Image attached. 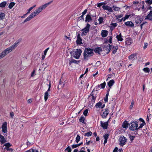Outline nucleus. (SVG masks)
Returning a JSON list of instances; mask_svg holds the SVG:
<instances>
[{"label":"nucleus","instance_id":"nucleus-33","mask_svg":"<svg viewBox=\"0 0 152 152\" xmlns=\"http://www.w3.org/2000/svg\"><path fill=\"white\" fill-rule=\"evenodd\" d=\"M106 85V83L105 82H104L103 83L101 84L100 85H98V87H99L100 86H101V87L102 88H103L105 87Z\"/></svg>","mask_w":152,"mask_h":152},{"label":"nucleus","instance_id":"nucleus-7","mask_svg":"<svg viewBox=\"0 0 152 152\" xmlns=\"http://www.w3.org/2000/svg\"><path fill=\"white\" fill-rule=\"evenodd\" d=\"M90 26V25L89 24H87L86 27L81 30L83 31L82 35H85L86 34L89 32Z\"/></svg>","mask_w":152,"mask_h":152},{"label":"nucleus","instance_id":"nucleus-20","mask_svg":"<svg viewBox=\"0 0 152 152\" xmlns=\"http://www.w3.org/2000/svg\"><path fill=\"white\" fill-rule=\"evenodd\" d=\"M0 141L2 144L6 142L4 137L1 135H0Z\"/></svg>","mask_w":152,"mask_h":152},{"label":"nucleus","instance_id":"nucleus-60","mask_svg":"<svg viewBox=\"0 0 152 152\" xmlns=\"http://www.w3.org/2000/svg\"><path fill=\"white\" fill-rule=\"evenodd\" d=\"M67 151H68V152H71V149L69 147H68L67 148Z\"/></svg>","mask_w":152,"mask_h":152},{"label":"nucleus","instance_id":"nucleus-3","mask_svg":"<svg viewBox=\"0 0 152 152\" xmlns=\"http://www.w3.org/2000/svg\"><path fill=\"white\" fill-rule=\"evenodd\" d=\"M138 125V124L137 122H132L129 124V129L132 131L137 129Z\"/></svg>","mask_w":152,"mask_h":152},{"label":"nucleus","instance_id":"nucleus-41","mask_svg":"<svg viewBox=\"0 0 152 152\" xmlns=\"http://www.w3.org/2000/svg\"><path fill=\"white\" fill-rule=\"evenodd\" d=\"M134 100H133L132 101V102H131V104L130 106V107H129V108L130 109H132V108H133V106L134 105Z\"/></svg>","mask_w":152,"mask_h":152},{"label":"nucleus","instance_id":"nucleus-4","mask_svg":"<svg viewBox=\"0 0 152 152\" xmlns=\"http://www.w3.org/2000/svg\"><path fill=\"white\" fill-rule=\"evenodd\" d=\"M134 4V7L135 8L136 10L138 11L140 10L141 6L142 4V1L140 2L139 1H134L133 2Z\"/></svg>","mask_w":152,"mask_h":152},{"label":"nucleus","instance_id":"nucleus-30","mask_svg":"<svg viewBox=\"0 0 152 152\" xmlns=\"http://www.w3.org/2000/svg\"><path fill=\"white\" fill-rule=\"evenodd\" d=\"M5 15L4 13H0V20H2L5 17Z\"/></svg>","mask_w":152,"mask_h":152},{"label":"nucleus","instance_id":"nucleus-19","mask_svg":"<svg viewBox=\"0 0 152 152\" xmlns=\"http://www.w3.org/2000/svg\"><path fill=\"white\" fill-rule=\"evenodd\" d=\"M76 42L77 44H80L82 43V39L80 37L79 34L77 36Z\"/></svg>","mask_w":152,"mask_h":152},{"label":"nucleus","instance_id":"nucleus-10","mask_svg":"<svg viewBox=\"0 0 152 152\" xmlns=\"http://www.w3.org/2000/svg\"><path fill=\"white\" fill-rule=\"evenodd\" d=\"M102 7L104 10H106L109 12H113V10L112 8L107 5H103L102 6Z\"/></svg>","mask_w":152,"mask_h":152},{"label":"nucleus","instance_id":"nucleus-49","mask_svg":"<svg viewBox=\"0 0 152 152\" xmlns=\"http://www.w3.org/2000/svg\"><path fill=\"white\" fill-rule=\"evenodd\" d=\"M88 110L87 109L86 110L83 112V114L85 116H86L88 113Z\"/></svg>","mask_w":152,"mask_h":152},{"label":"nucleus","instance_id":"nucleus-54","mask_svg":"<svg viewBox=\"0 0 152 152\" xmlns=\"http://www.w3.org/2000/svg\"><path fill=\"white\" fill-rule=\"evenodd\" d=\"M142 20L139 19L138 20H137L136 21V23L137 24H140Z\"/></svg>","mask_w":152,"mask_h":152},{"label":"nucleus","instance_id":"nucleus-64","mask_svg":"<svg viewBox=\"0 0 152 152\" xmlns=\"http://www.w3.org/2000/svg\"><path fill=\"white\" fill-rule=\"evenodd\" d=\"M118 148H115V149H114L113 152H118Z\"/></svg>","mask_w":152,"mask_h":152},{"label":"nucleus","instance_id":"nucleus-1","mask_svg":"<svg viewBox=\"0 0 152 152\" xmlns=\"http://www.w3.org/2000/svg\"><path fill=\"white\" fill-rule=\"evenodd\" d=\"M53 2V1H51L39 7L38 9L36 10L34 12L35 13V14H36L37 15H38L43 10L45 9L49 5L52 3Z\"/></svg>","mask_w":152,"mask_h":152},{"label":"nucleus","instance_id":"nucleus-38","mask_svg":"<svg viewBox=\"0 0 152 152\" xmlns=\"http://www.w3.org/2000/svg\"><path fill=\"white\" fill-rule=\"evenodd\" d=\"M5 55H6V54L3 51L2 53L0 54V59L4 57Z\"/></svg>","mask_w":152,"mask_h":152},{"label":"nucleus","instance_id":"nucleus-21","mask_svg":"<svg viewBox=\"0 0 152 152\" xmlns=\"http://www.w3.org/2000/svg\"><path fill=\"white\" fill-rule=\"evenodd\" d=\"M128 123L127 121H125L123 123L122 127L124 128H126L128 127Z\"/></svg>","mask_w":152,"mask_h":152},{"label":"nucleus","instance_id":"nucleus-37","mask_svg":"<svg viewBox=\"0 0 152 152\" xmlns=\"http://www.w3.org/2000/svg\"><path fill=\"white\" fill-rule=\"evenodd\" d=\"M143 70L145 72H150V69L149 68L146 67L145 68L143 69Z\"/></svg>","mask_w":152,"mask_h":152},{"label":"nucleus","instance_id":"nucleus-13","mask_svg":"<svg viewBox=\"0 0 152 152\" xmlns=\"http://www.w3.org/2000/svg\"><path fill=\"white\" fill-rule=\"evenodd\" d=\"M7 123L6 122H4L2 126V131L4 133H6L7 131Z\"/></svg>","mask_w":152,"mask_h":152},{"label":"nucleus","instance_id":"nucleus-23","mask_svg":"<svg viewBox=\"0 0 152 152\" xmlns=\"http://www.w3.org/2000/svg\"><path fill=\"white\" fill-rule=\"evenodd\" d=\"M19 42V41H16L11 46V47H12L13 50L18 45Z\"/></svg>","mask_w":152,"mask_h":152},{"label":"nucleus","instance_id":"nucleus-29","mask_svg":"<svg viewBox=\"0 0 152 152\" xmlns=\"http://www.w3.org/2000/svg\"><path fill=\"white\" fill-rule=\"evenodd\" d=\"M116 37L118 41H122L123 40V39L121 37V34L119 35H117L116 36Z\"/></svg>","mask_w":152,"mask_h":152},{"label":"nucleus","instance_id":"nucleus-35","mask_svg":"<svg viewBox=\"0 0 152 152\" xmlns=\"http://www.w3.org/2000/svg\"><path fill=\"white\" fill-rule=\"evenodd\" d=\"M15 3L14 2H11L9 6V8L11 9L15 5Z\"/></svg>","mask_w":152,"mask_h":152},{"label":"nucleus","instance_id":"nucleus-24","mask_svg":"<svg viewBox=\"0 0 152 152\" xmlns=\"http://www.w3.org/2000/svg\"><path fill=\"white\" fill-rule=\"evenodd\" d=\"M92 20L91 18L90 15H87L86 17V21L89 22Z\"/></svg>","mask_w":152,"mask_h":152},{"label":"nucleus","instance_id":"nucleus-55","mask_svg":"<svg viewBox=\"0 0 152 152\" xmlns=\"http://www.w3.org/2000/svg\"><path fill=\"white\" fill-rule=\"evenodd\" d=\"M49 49V48H48L44 51V54L45 55H46Z\"/></svg>","mask_w":152,"mask_h":152},{"label":"nucleus","instance_id":"nucleus-43","mask_svg":"<svg viewBox=\"0 0 152 152\" xmlns=\"http://www.w3.org/2000/svg\"><path fill=\"white\" fill-rule=\"evenodd\" d=\"M129 16L130 15H126L124 17L122 18V19H123V21H124L128 19Z\"/></svg>","mask_w":152,"mask_h":152},{"label":"nucleus","instance_id":"nucleus-5","mask_svg":"<svg viewBox=\"0 0 152 152\" xmlns=\"http://www.w3.org/2000/svg\"><path fill=\"white\" fill-rule=\"evenodd\" d=\"M119 144L122 146L125 145L127 142V139L123 136H121L119 139Z\"/></svg>","mask_w":152,"mask_h":152},{"label":"nucleus","instance_id":"nucleus-6","mask_svg":"<svg viewBox=\"0 0 152 152\" xmlns=\"http://www.w3.org/2000/svg\"><path fill=\"white\" fill-rule=\"evenodd\" d=\"M112 48L113 47L112 46L110 45L109 44L107 43H105L104 44L103 48L104 50H106L107 51V53H109L111 49H112Z\"/></svg>","mask_w":152,"mask_h":152},{"label":"nucleus","instance_id":"nucleus-61","mask_svg":"<svg viewBox=\"0 0 152 152\" xmlns=\"http://www.w3.org/2000/svg\"><path fill=\"white\" fill-rule=\"evenodd\" d=\"M32 9V8L31 7L30 8L28 11V12L27 14H28L30 13V11Z\"/></svg>","mask_w":152,"mask_h":152},{"label":"nucleus","instance_id":"nucleus-36","mask_svg":"<svg viewBox=\"0 0 152 152\" xmlns=\"http://www.w3.org/2000/svg\"><path fill=\"white\" fill-rule=\"evenodd\" d=\"M6 4L7 3L6 2L4 1L1 3L0 4V7H4L5 6Z\"/></svg>","mask_w":152,"mask_h":152},{"label":"nucleus","instance_id":"nucleus-57","mask_svg":"<svg viewBox=\"0 0 152 152\" xmlns=\"http://www.w3.org/2000/svg\"><path fill=\"white\" fill-rule=\"evenodd\" d=\"M148 45V44L147 43H145L143 47V48L144 49H145L147 47V46Z\"/></svg>","mask_w":152,"mask_h":152},{"label":"nucleus","instance_id":"nucleus-51","mask_svg":"<svg viewBox=\"0 0 152 152\" xmlns=\"http://www.w3.org/2000/svg\"><path fill=\"white\" fill-rule=\"evenodd\" d=\"M80 144H76L75 145H72V148H76L77 147L80 146Z\"/></svg>","mask_w":152,"mask_h":152},{"label":"nucleus","instance_id":"nucleus-22","mask_svg":"<svg viewBox=\"0 0 152 152\" xmlns=\"http://www.w3.org/2000/svg\"><path fill=\"white\" fill-rule=\"evenodd\" d=\"M146 19H148L150 20H152V11H151L149 13Z\"/></svg>","mask_w":152,"mask_h":152},{"label":"nucleus","instance_id":"nucleus-59","mask_svg":"<svg viewBox=\"0 0 152 152\" xmlns=\"http://www.w3.org/2000/svg\"><path fill=\"white\" fill-rule=\"evenodd\" d=\"M35 70H34L31 73V77H33L35 75Z\"/></svg>","mask_w":152,"mask_h":152},{"label":"nucleus","instance_id":"nucleus-18","mask_svg":"<svg viewBox=\"0 0 152 152\" xmlns=\"http://www.w3.org/2000/svg\"><path fill=\"white\" fill-rule=\"evenodd\" d=\"M144 4L145 3L144 1H142V4L141 6L140 10H142V12L143 13L145 12V10L146 9V8L144 7Z\"/></svg>","mask_w":152,"mask_h":152},{"label":"nucleus","instance_id":"nucleus-47","mask_svg":"<svg viewBox=\"0 0 152 152\" xmlns=\"http://www.w3.org/2000/svg\"><path fill=\"white\" fill-rule=\"evenodd\" d=\"M105 4L104 3H99L97 5V7H100L101 6H102L104 4Z\"/></svg>","mask_w":152,"mask_h":152},{"label":"nucleus","instance_id":"nucleus-34","mask_svg":"<svg viewBox=\"0 0 152 152\" xmlns=\"http://www.w3.org/2000/svg\"><path fill=\"white\" fill-rule=\"evenodd\" d=\"M113 48V53L114 54H115L117 50L118 49V48L117 46L113 47L112 48Z\"/></svg>","mask_w":152,"mask_h":152},{"label":"nucleus","instance_id":"nucleus-28","mask_svg":"<svg viewBox=\"0 0 152 152\" xmlns=\"http://www.w3.org/2000/svg\"><path fill=\"white\" fill-rule=\"evenodd\" d=\"M78 62H79V61H77L76 60H75L74 59H72L71 60L69 61V65H71L72 63H74L77 64Z\"/></svg>","mask_w":152,"mask_h":152},{"label":"nucleus","instance_id":"nucleus-26","mask_svg":"<svg viewBox=\"0 0 152 152\" xmlns=\"http://www.w3.org/2000/svg\"><path fill=\"white\" fill-rule=\"evenodd\" d=\"M102 49L101 48L99 47L96 48L94 50V51L96 53H99L101 52L102 51Z\"/></svg>","mask_w":152,"mask_h":152},{"label":"nucleus","instance_id":"nucleus-27","mask_svg":"<svg viewBox=\"0 0 152 152\" xmlns=\"http://www.w3.org/2000/svg\"><path fill=\"white\" fill-rule=\"evenodd\" d=\"M136 54H133L129 56V59L130 60H132L134 59L135 58L136 56Z\"/></svg>","mask_w":152,"mask_h":152},{"label":"nucleus","instance_id":"nucleus-12","mask_svg":"<svg viewBox=\"0 0 152 152\" xmlns=\"http://www.w3.org/2000/svg\"><path fill=\"white\" fill-rule=\"evenodd\" d=\"M105 111L101 114V116L102 118H106L107 116L108 115L109 113L108 109H105Z\"/></svg>","mask_w":152,"mask_h":152},{"label":"nucleus","instance_id":"nucleus-2","mask_svg":"<svg viewBox=\"0 0 152 152\" xmlns=\"http://www.w3.org/2000/svg\"><path fill=\"white\" fill-rule=\"evenodd\" d=\"M82 53L81 50L80 49H77L75 51L72 52L71 53V55L74 58L78 59L79 58Z\"/></svg>","mask_w":152,"mask_h":152},{"label":"nucleus","instance_id":"nucleus-53","mask_svg":"<svg viewBox=\"0 0 152 152\" xmlns=\"http://www.w3.org/2000/svg\"><path fill=\"white\" fill-rule=\"evenodd\" d=\"M145 1L147 3L150 4H152V0H148Z\"/></svg>","mask_w":152,"mask_h":152},{"label":"nucleus","instance_id":"nucleus-32","mask_svg":"<svg viewBox=\"0 0 152 152\" xmlns=\"http://www.w3.org/2000/svg\"><path fill=\"white\" fill-rule=\"evenodd\" d=\"M86 53H87L86 52H84V57L85 59H88V57H89L91 56H90V55L89 54L88 55V54H86Z\"/></svg>","mask_w":152,"mask_h":152},{"label":"nucleus","instance_id":"nucleus-63","mask_svg":"<svg viewBox=\"0 0 152 152\" xmlns=\"http://www.w3.org/2000/svg\"><path fill=\"white\" fill-rule=\"evenodd\" d=\"M14 116V113L13 112H12L10 113V116L12 118H13V117Z\"/></svg>","mask_w":152,"mask_h":152},{"label":"nucleus","instance_id":"nucleus-15","mask_svg":"<svg viewBox=\"0 0 152 152\" xmlns=\"http://www.w3.org/2000/svg\"><path fill=\"white\" fill-rule=\"evenodd\" d=\"M85 52L87 53H86L87 54H88L91 56L93 54V51L91 49H87L85 51Z\"/></svg>","mask_w":152,"mask_h":152},{"label":"nucleus","instance_id":"nucleus-11","mask_svg":"<svg viewBox=\"0 0 152 152\" xmlns=\"http://www.w3.org/2000/svg\"><path fill=\"white\" fill-rule=\"evenodd\" d=\"M101 125V126L104 129H107V126L108 124V121L107 122L103 123L102 121H100Z\"/></svg>","mask_w":152,"mask_h":152},{"label":"nucleus","instance_id":"nucleus-40","mask_svg":"<svg viewBox=\"0 0 152 152\" xmlns=\"http://www.w3.org/2000/svg\"><path fill=\"white\" fill-rule=\"evenodd\" d=\"M104 19L102 17H100L98 21L99 22V24H101L103 22Z\"/></svg>","mask_w":152,"mask_h":152},{"label":"nucleus","instance_id":"nucleus-25","mask_svg":"<svg viewBox=\"0 0 152 152\" xmlns=\"http://www.w3.org/2000/svg\"><path fill=\"white\" fill-rule=\"evenodd\" d=\"M114 83V81L113 80H110L108 83L109 87H111Z\"/></svg>","mask_w":152,"mask_h":152},{"label":"nucleus","instance_id":"nucleus-31","mask_svg":"<svg viewBox=\"0 0 152 152\" xmlns=\"http://www.w3.org/2000/svg\"><path fill=\"white\" fill-rule=\"evenodd\" d=\"M112 8L115 11H118L119 10H120V8L119 7H117L115 6H113Z\"/></svg>","mask_w":152,"mask_h":152},{"label":"nucleus","instance_id":"nucleus-14","mask_svg":"<svg viewBox=\"0 0 152 152\" xmlns=\"http://www.w3.org/2000/svg\"><path fill=\"white\" fill-rule=\"evenodd\" d=\"M13 49L11 46L8 48H7L6 50L3 51L5 53V54L6 55L8 53H9L11 52L12 50Z\"/></svg>","mask_w":152,"mask_h":152},{"label":"nucleus","instance_id":"nucleus-58","mask_svg":"<svg viewBox=\"0 0 152 152\" xmlns=\"http://www.w3.org/2000/svg\"><path fill=\"white\" fill-rule=\"evenodd\" d=\"M109 39L108 42L110 43H112V37H109Z\"/></svg>","mask_w":152,"mask_h":152},{"label":"nucleus","instance_id":"nucleus-50","mask_svg":"<svg viewBox=\"0 0 152 152\" xmlns=\"http://www.w3.org/2000/svg\"><path fill=\"white\" fill-rule=\"evenodd\" d=\"M123 16V15L122 14H121L119 15H116V17L117 19H118L121 18Z\"/></svg>","mask_w":152,"mask_h":152},{"label":"nucleus","instance_id":"nucleus-16","mask_svg":"<svg viewBox=\"0 0 152 152\" xmlns=\"http://www.w3.org/2000/svg\"><path fill=\"white\" fill-rule=\"evenodd\" d=\"M125 25L127 26L133 27L134 26L133 23L131 21H127L125 23Z\"/></svg>","mask_w":152,"mask_h":152},{"label":"nucleus","instance_id":"nucleus-39","mask_svg":"<svg viewBox=\"0 0 152 152\" xmlns=\"http://www.w3.org/2000/svg\"><path fill=\"white\" fill-rule=\"evenodd\" d=\"M102 103H101L100 102H99L97 103L96 104L95 106L96 108L100 107H101V106H102Z\"/></svg>","mask_w":152,"mask_h":152},{"label":"nucleus","instance_id":"nucleus-8","mask_svg":"<svg viewBox=\"0 0 152 152\" xmlns=\"http://www.w3.org/2000/svg\"><path fill=\"white\" fill-rule=\"evenodd\" d=\"M35 13L34 12H32L28 17L25 20L24 22H25L27 21H29L34 17L37 16V15L36 14H35Z\"/></svg>","mask_w":152,"mask_h":152},{"label":"nucleus","instance_id":"nucleus-42","mask_svg":"<svg viewBox=\"0 0 152 152\" xmlns=\"http://www.w3.org/2000/svg\"><path fill=\"white\" fill-rule=\"evenodd\" d=\"M85 119V118L84 117H81L80 118V121L82 122L83 123L84 122V121Z\"/></svg>","mask_w":152,"mask_h":152},{"label":"nucleus","instance_id":"nucleus-46","mask_svg":"<svg viewBox=\"0 0 152 152\" xmlns=\"http://www.w3.org/2000/svg\"><path fill=\"white\" fill-rule=\"evenodd\" d=\"M6 147V148H9V147H10L11 145L9 143H7L4 145Z\"/></svg>","mask_w":152,"mask_h":152},{"label":"nucleus","instance_id":"nucleus-9","mask_svg":"<svg viewBox=\"0 0 152 152\" xmlns=\"http://www.w3.org/2000/svg\"><path fill=\"white\" fill-rule=\"evenodd\" d=\"M50 87L51 84L50 82L49 84V85L48 89L47 91L45 93L44 99L45 101H46L48 99V96L49 95L48 92L50 91Z\"/></svg>","mask_w":152,"mask_h":152},{"label":"nucleus","instance_id":"nucleus-62","mask_svg":"<svg viewBox=\"0 0 152 152\" xmlns=\"http://www.w3.org/2000/svg\"><path fill=\"white\" fill-rule=\"evenodd\" d=\"M87 11V9L85 10H84V11L82 13L83 15H85Z\"/></svg>","mask_w":152,"mask_h":152},{"label":"nucleus","instance_id":"nucleus-44","mask_svg":"<svg viewBox=\"0 0 152 152\" xmlns=\"http://www.w3.org/2000/svg\"><path fill=\"white\" fill-rule=\"evenodd\" d=\"M92 133L91 132H88L85 134V135L88 136H91Z\"/></svg>","mask_w":152,"mask_h":152},{"label":"nucleus","instance_id":"nucleus-45","mask_svg":"<svg viewBox=\"0 0 152 152\" xmlns=\"http://www.w3.org/2000/svg\"><path fill=\"white\" fill-rule=\"evenodd\" d=\"M80 139V137L78 135H77V137L76 138V142L77 143H78V142L79 141Z\"/></svg>","mask_w":152,"mask_h":152},{"label":"nucleus","instance_id":"nucleus-17","mask_svg":"<svg viewBox=\"0 0 152 152\" xmlns=\"http://www.w3.org/2000/svg\"><path fill=\"white\" fill-rule=\"evenodd\" d=\"M108 31L106 30H102V31L101 34L102 37H106L108 34Z\"/></svg>","mask_w":152,"mask_h":152},{"label":"nucleus","instance_id":"nucleus-48","mask_svg":"<svg viewBox=\"0 0 152 152\" xmlns=\"http://www.w3.org/2000/svg\"><path fill=\"white\" fill-rule=\"evenodd\" d=\"M4 149H6V150L7 151H9L11 152H12L13 150L11 148H5Z\"/></svg>","mask_w":152,"mask_h":152},{"label":"nucleus","instance_id":"nucleus-56","mask_svg":"<svg viewBox=\"0 0 152 152\" xmlns=\"http://www.w3.org/2000/svg\"><path fill=\"white\" fill-rule=\"evenodd\" d=\"M134 137H135L134 136H133L131 135L129 136L130 139L131 140H133L134 138Z\"/></svg>","mask_w":152,"mask_h":152},{"label":"nucleus","instance_id":"nucleus-52","mask_svg":"<svg viewBox=\"0 0 152 152\" xmlns=\"http://www.w3.org/2000/svg\"><path fill=\"white\" fill-rule=\"evenodd\" d=\"M108 137V134H105L104 136V140H107Z\"/></svg>","mask_w":152,"mask_h":152}]
</instances>
